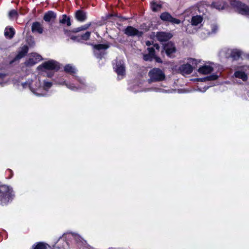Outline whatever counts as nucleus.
<instances>
[{
    "instance_id": "obj_1",
    "label": "nucleus",
    "mask_w": 249,
    "mask_h": 249,
    "mask_svg": "<svg viewBox=\"0 0 249 249\" xmlns=\"http://www.w3.org/2000/svg\"><path fill=\"white\" fill-rule=\"evenodd\" d=\"M22 85L23 88L27 87L34 94L38 96H45L46 95V92L52 86V83L50 82L44 81L43 87L40 86V82L38 79L35 78L34 80H32V82L29 81L22 83Z\"/></svg>"
},
{
    "instance_id": "obj_2",
    "label": "nucleus",
    "mask_w": 249,
    "mask_h": 249,
    "mask_svg": "<svg viewBox=\"0 0 249 249\" xmlns=\"http://www.w3.org/2000/svg\"><path fill=\"white\" fill-rule=\"evenodd\" d=\"M14 196L12 189L7 185L0 186V197H1V204H7Z\"/></svg>"
},
{
    "instance_id": "obj_3",
    "label": "nucleus",
    "mask_w": 249,
    "mask_h": 249,
    "mask_svg": "<svg viewBox=\"0 0 249 249\" xmlns=\"http://www.w3.org/2000/svg\"><path fill=\"white\" fill-rule=\"evenodd\" d=\"M231 4L239 14L249 16V7L247 5L239 1H233Z\"/></svg>"
},
{
    "instance_id": "obj_4",
    "label": "nucleus",
    "mask_w": 249,
    "mask_h": 249,
    "mask_svg": "<svg viewBox=\"0 0 249 249\" xmlns=\"http://www.w3.org/2000/svg\"><path fill=\"white\" fill-rule=\"evenodd\" d=\"M149 76L152 81H161L165 78L164 73L158 68H154L151 70L149 72Z\"/></svg>"
},
{
    "instance_id": "obj_5",
    "label": "nucleus",
    "mask_w": 249,
    "mask_h": 249,
    "mask_svg": "<svg viewBox=\"0 0 249 249\" xmlns=\"http://www.w3.org/2000/svg\"><path fill=\"white\" fill-rule=\"evenodd\" d=\"M60 68L59 63L53 60H51L48 61L43 63L41 65L38 67V69L40 70H55L58 71Z\"/></svg>"
},
{
    "instance_id": "obj_6",
    "label": "nucleus",
    "mask_w": 249,
    "mask_h": 249,
    "mask_svg": "<svg viewBox=\"0 0 249 249\" xmlns=\"http://www.w3.org/2000/svg\"><path fill=\"white\" fill-rule=\"evenodd\" d=\"M94 53L97 58H101L104 54V51L107 49L109 46L107 44H97L93 45Z\"/></svg>"
},
{
    "instance_id": "obj_7",
    "label": "nucleus",
    "mask_w": 249,
    "mask_h": 249,
    "mask_svg": "<svg viewBox=\"0 0 249 249\" xmlns=\"http://www.w3.org/2000/svg\"><path fill=\"white\" fill-rule=\"evenodd\" d=\"M75 80L77 82H79L80 84V85H78V86H75L74 84L66 83L65 82H59L58 84H61V85L65 84V85H66V87L70 89H71L72 90H78L79 89H82L84 88V80L81 79L80 78L76 77V78H75Z\"/></svg>"
},
{
    "instance_id": "obj_8",
    "label": "nucleus",
    "mask_w": 249,
    "mask_h": 249,
    "mask_svg": "<svg viewBox=\"0 0 249 249\" xmlns=\"http://www.w3.org/2000/svg\"><path fill=\"white\" fill-rule=\"evenodd\" d=\"M42 59L41 56L36 53H32L29 55V58L28 60L25 62L26 66H32L39 62Z\"/></svg>"
},
{
    "instance_id": "obj_9",
    "label": "nucleus",
    "mask_w": 249,
    "mask_h": 249,
    "mask_svg": "<svg viewBox=\"0 0 249 249\" xmlns=\"http://www.w3.org/2000/svg\"><path fill=\"white\" fill-rule=\"evenodd\" d=\"M113 68L118 75L121 76V78L124 75L125 69L124 62L122 60L117 61Z\"/></svg>"
},
{
    "instance_id": "obj_10",
    "label": "nucleus",
    "mask_w": 249,
    "mask_h": 249,
    "mask_svg": "<svg viewBox=\"0 0 249 249\" xmlns=\"http://www.w3.org/2000/svg\"><path fill=\"white\" fill-rule=\"evenodd\" d=\"M246 68H249V66H244L241 67V71H236L234 75L235 77L241 79L243 81H246L248 79V76L244 71H246Z\"/></svg>"
},
{
    "instance_id": "obj_11",
    "label": "nucleus",
    "mask_w": 249,
    "mask_h": 249,
    "mask_svg": "<svg viewBox=\"0 0 249 249\" xmlns=\"http://www.w3.org/2000/svg\"><path fill=\"white\" fill-rule=\"evenodd\" d=\"M160 18L164 21H169L173 24H178L180 23V20L173 18L168 13L164 12L161 14Z\"/></svg>"
},
{
    "instance_id": "obj_12",
    "label": "nucleus",
    "mask_w": 249,
    "mask_h": 249,
    "mask_svg": "<svg viewBox=\"0 0 249 249\" xmlns=\"http://www.w3.org/2000/svg\"><path fill=\"white\" fill-rule=\"evenodd\" d=\"M218 27L215 24L208 25L205 29H203V34L204 35H201V37L205 38L207 36L215 33Z\"/></svg>"
},
{
    "instance_id": "obj_13",
    "label": "nucleus",
    "mask_w": 249,
    "mask_h": 249,
    "mask_svg": "<svg viewBox=\"0 0 249 249\" xmlns=\"http://www.w3.org/2000/svg\"><path fill=\"white\" fill-rule=\"evenodd\" d=\"M124 34L128 36H140L142 35V32L132 26H128L125 29Z\"/></svg>"
},
{
    "instance_id": "obj_14",
    "label": "nucleus",
    "mask_w": 249,
    "mask_h": 249,
    "mask_svg": "<svg viewBox=\"0 0 249 249\" xmlns=\"http://www.w3.org/2000/svg\"><path fill=\"white\" fill-rule=\"evenodd\" d=\"M163 49L167 55L170 57H171L172 54L176 52V48L174 44L171 42H168L165 44L164 45Z\"/></svg>"
},
{
    "instance_id": "obj_15",
    "label": "nucleus",
    "mask_w": 249,
    "mask_h": 249,
    "mask_svg": "<svg viewBox=\"0 0 249 249\" xmlns=\"http://www.w3.org/2000/svg\"><path fill=\"white\" fill-rule=\"evenodd\" d=\"M158 40L160 42L166 41L172 37V35L170 33L159 32L156 35Z\"/></svg>"
},
{
    "instance_id": "obj_16",
    "label": "nucleus",
    "mask_w": 249,
    "mask_h": 249,
    "mask_svg": "<svg viewBox=\"0 0 249 249\" xmlns=\"http://www.w3.org/2000/svg\"><path fill=\"white\" fill-rule=\"evenodd\" d=\"M90 36V32H87L81 36H71V39L74 41L81 42L83 40H87L89 39Z\"/></svg>"
},
{
    "instance_id": "obj_17",
    "label": "nucleus",
    "mask_w": 249,
    "mask_h": 249,
    "mask_svg": "<svg viewBox=\"0 0 249 249\" xmlns=\"http://www.w3.org/2000/svg\"><path fill=\"white\" fill-rule=\"evenodd\" d=\"M179 70L183 75L189 74L192 72L193 67L189 64H183L179 67Z\"/></svg>"
},
{
    "instance_id": "obj_18",
    "label": "nucleus",
    "mask_w": 249,
    "mask_h": 249,
    "mask_svg": "<svg viewBox=\"0 0 249 249\" xmlns=\"http://www.w3.org/2000/svg\"><path fill=\"white\" fill-rule=\"evenodd\" d=\"M28 51V47L27 45H24L19 50L18 54L15 57L14 61L18 60L23 57Z\"/></svg>"
},
{
    "instance_id": "obj_19",
    "label": "nucleus",
    "mask_w": 249,
    "mask_h": 249,
    "mask_svg": "<svg viewBox=\"0 0 249 249\" xmlns=\"http://www.w3.org/2000/svg\"><path fill=\"white\" fill-rule=\"evenodd\" d=\"M213 71L212 66L208 65H205L200 67L198 71L199 73L203 74H207L211 73Z\"/></svg>"
},
{
    "instance_id": "obj_20",
    "label": "nucleus",
    "mask_w": 249,
    "mask_h": 249,
    "mask_svg": "<svg viewBox=\"0 0 249 249\" xmlns=\"http://www.w3.org/2000/svg\"><path fill=\"white\" fill-rule=\"evenodd\" d=\"M75 17L76 19L80 22L84 21L87 18L86 13L80 10L76 12Z\"/></svg>"
},
{
    "instance_id": "obj_21",
    "label": "nucleus",
    "mask_w": 249,
    "mask_h": 249,
    "mask_svg": "<svg viewBox=\"0 0 249 249\" xmlns=\"http://www.w3.org/2000/svg\"><path fill=\"white\" fill-rule=\"evenodd\" d=\"M211 6L212 8H215L217 10H220L223 9L225 7L226 4L223 1L218 0L213 2Z\"/></svg>"
},
{
    "instance_id": "obj_22",
    "label": "nucleus",
    "mask_w": 249,
    "mask_h": 249,
    "mask_svg": "<svg viewBox=\"0 0 249 249\" xmlns=\"http://www.w3.org/2000/svg\"><path fill=\"white\" fill-rule=\"evenodd\" d=\"M56 16L55 13L52 11H49L44 15L43 19L47 22H50L54 20L56 18Z\"/></svg>"
},
{
    "instance_id": "obj_23",
    "label": "nucleus",
    "mask_w": 249,
    "mask_h": 249,
    "mask_svg": "<svg viewBox=\"0 0 249 249\" xmlns=\"http://www.w3.org/2000/svg\"><path fill=\"white\" fill-rule=\"evenodd\" d=\"M203 19V17L201 16H193L191 19V25L198 26L201 24Z\"/></svg>"
},
{
    "instance_id": "obj_24",
    "label": "nucleus",
    "mask_w": 249,
    "mask_h": 249,
    "mask_svg": "<svg viewBox=\"0 0 249 249\" xmlns=\"http://www.w3.org/2000/svg\"><path fill=\"white\" fill-rule=\"evenodd\" d=\"M32 30L33 32H37L41 34L43 32V28L41 25L37 22L33 23L32 26Z\"/></svg>"
},
{
    "instance_id": "obj_25",
    "label": "nucleus",
    "mask_w": 249,
    "mask_h": 249,
    "mask_svg": "<svg viewBox=\"0 0 249 249\" xmlns=\"http://www.w3.org/2000/svg\"><path fill=\"white\" fill-rule=\"evenodd\" d=\"M242 54V52L239 50L233 49L231 51V56L235 60L239 59Z\"/></svg>"
},
{
    "instance_id": "obj_26",
    "label": "nucleus",
    "mask_w": 249,
    "mask_h": 249,
    "mask_svg": "<svg viewBox=\"0 0 249 249\" xmlns=\"http://www.w3.org/2000/svg\"><path fill=\"white\" fill-rule=\"evenodd\" d=\"M148 50L149 54H145L143 56V59L146 60H151L154 57V49L153 48H148Z\"/></svg>"
},
{
    "instance_id": "obj_27",
    "label": "nucleus",
    "mask_w": 249,
    "mask_h": 249,
    "mask_svg": "<svg viewBox=\"0 0 249 249\" xmlns=\"http://www.w3.org/2000/svg\"><path fill=\"white\" fill-rule=\"evenodd\" d=\"M151 8L153 11H158L161 8V4L160 2H157V1H153L151 3Z\"/></svg>"
},
{
    "instance_id": "obj_28",
    "label": "nucleus",
    "mask_w": 249,
    "mask_h": 249,
    "mask_svg": "<svg viewBox=\"0 0 249 249\" xmlns=\"http://www.w3.org/2000/svg\"><path fill=\"white\" fill-rule=\"evenodd\" d=\"M59 22L62 24H66L68 26H70L71 25L70 18L66 15H63L62 16V18H60Z\"/></svg>"
},
{
    "instance_id": "obj_29",
    "label": "nucleus",
    "mask_w": 249,
    "mask_h": 249,
    "mask_svg": "<svg viewBox=\"0 0 249 249\" xmlns=\"http://www.w3.org/2000/svg\"><path fill=\"white\" fill-rule=\"evenodd\" d=\"M14 34L15 32L13 28L11 27L5 28L4 35L6 37L11 38L13 37Z\"/></svg>"
},
{
    "instance_id": "obj_30",
    "label": "nucleus",
    "mask_w": 249,
    "mask_h": 249,
    "mask_svg": "<svg viewBox=\"0 0 249 249\" xmlns=\"http://www.w3.org/2000/svg\"><path fill=\"white\" fill-rule=\"evenodd\" d=\"M64 70L66 72L71 74L75 73L76 72L75 68L70 64L66 65L64 67Z\"/></svg>"
},
{
    "instance_id": "obj_31",
    "label": "nucleus",
    "mask_w": 249,
    "mask_h": 249,
    "mask_svg": "<svg viewBox=\"0 0 249 249\" xmlns=\"http://www.w3.org/2000/svg\"><path fill=\"white\" fill-rule=\"evenodd\" d=\"M218 77V76L216 74H213L212 75L207 76L204 78H199L198 79V81H211V80H216Z\"/></svg>"
},
{
    "instance_id": "obj_32",
    "label": "nucleus",
    "mask_w": 249,
    "mask_h": 249,
    "mask_svg": "<svg viewBox=\"0 0 249 249\" xmlns=\"http://www.w3.org/2000/svg\"><path fill=\"white\" fill-rule=\"evenodd\" d=\"M34 249H47V245L43 243H38Z\"/></svg>"
},
{
    "instance_id": "obj_33",
    "label": "nucleus",
    "mask_w": 249,
    "mask_h": 249,
    "mask_svg": "<svg viewBox=\"0 0 249 249\" xmlns=\"http://www.w3.org/2000/svg\"><path fill=\"white\" fill-rule=\"evenodd\" d=\"M90 24H85L83 26H82L81 27H79L76 29V32H79L83 30H85L89 28V27L90 26Z\"/></svg>"
},
{
    "instance_id": "obj_34",
    "label": "nucleus",
    "mask_w": 249,
    "mask_h": 249,
    "mask_svg": "<svg viewBox=\"0 0 249 249\" xmlns=\"http://www.w3.org/2000/svg\"><path fill=\"white\" fill-rule=\"evenodd\" d=\"M18 15L17 12L15 10H12L9 13V17L11 18H14L17 17Z\"/></svg>"
},
{
    "instance_id": "obj_35",
    "label": "nucleus",
    "mask_w": 249,
    "mask_h": 249,
    "mask_svg": "<svg viewBox=\"0 0 249 249\" xmlns=\"http://www.w3.org/2000/svg\"><path fill=\"white\" fill-rule=\"evenodd\" d=\"M6 75L3 73H0V85L3 86L6 83V81H4V79Z\"/></svg>"
},
{
    "instance_id": "obj_36",
    "label": "nucleus",
    "mask_w": 249,
    "mask_h": 249,
    "mask_svg": "<svg viewBox=\"0 0 249 249\" xmlns=\"http://www.w3.org/2000/svg\"><path fill=\"white\" fill-rule=\"evenodd\" d=\"M189 62L192 63L193 64L195 65H196L197 63V60L193 58H190L189 59Z\"/></svg>"
},
{
    "instance_id": "obj_37",
    "label": "nucleus",
    "mask_w": 249,
    "mask_h": 249,
    "mask_svg": "<svg viewBox=\"0 0 249 249\" xmlns=\"http://www.w3.org/2000/svg\"><path fill=\"white\" fill-rule=\"evenodd\" d=\"M154 58H155L156 62H159V63H161L162 62V61H161V60L160 58L158 57H156L155 55H154Z\"/></svg>"
},
{
    "instance_id": "obj_38",
    "label": "nucleus",
    "mask_w": 249,
    "mask_h": 249,
    "mask_svg": "<svg viewBox=\"0 0 249 249\" xmlns=\"http://www.w3.org/2000/svg\"><path fill=\"white\" fill-rule=\"evenodd\" d=\"M210 87H204V88H203V89L202 90L200 89H199V90L200 91H202V92H205Z\"/></svg>"
},
{
    "instance_id": "obj_39",
    "label": "nucleus",
    "mask_w": 249,
    "mask_h": 249,
    "mask_svg": "<svg viewBox=\"0 0 249 249\" xmlns=\"http://www.w3.org/2000/svg\"><path fill=\"white\" fill-rule=\"evenodd\" d=\"M154 47L157 50H159V46L157 44H155L154 45Z\"/></svg>"
},
{
    "instance_id": "obj_40",
    "label": "nucleus",
    "mask_w": 249,
    "mask_h": 249,
    "mask_svg": "<svg viewBox=\"0 0 249 249\" xmlns=\"http://www.w3.org/2000/svg\"><path fill=\"white\" fill-rule=\"evenodd\" d=\"M189 27H191V26H190V25H188V26H187V28L186 31H187L188 33H191L192 32H190V31L189 30Z\"/></svg>"
},
{
    "instance_id": "obj_41",
    "label": "nucleus",
    "mask_w": 249,
    "mask_h": 249,
    "mask_svg": "<svg viewBox=\"0 0 249 249\" xmlns=\"http://www.w3.org/2000/svg\"><path fill=\"white\" fill-rule=\"evenodd\" d=\"M157 91H160V92H163V90L162 89H158L156 90Z\"/></svg>"
},
{
    "instance_id": "obj_42",
    "label": "nucleus",
    "mask_w": 249,
    "mask_h": 249,
    "mask_svg": "<svg viewBox=\"0 0 249 249\" xmlns=\"http://www.w3.org/2000/svg\"><path fill=\"white\" fill-rule=\"evenodd\" d=\"M146 44L147 46H150L151 45L150 42L149 41H147L146 42Z\"/></svg>"
},
{
    "instance_id": "obj_43",
    "label": "nucleus",
    "mask_w": 249,
    "mask_h": 249,
    "mask_svg": "<svg viewBox=\"0 0 249 249\" xmlns=\"http://www.w3.org/2000/svg\"><path fill=\"white\" fill-rule=\"evenodd\" d=\"M247 57H248V58L249 59V54H248L247 55Z\"/></svg>"
}]
</instances>
